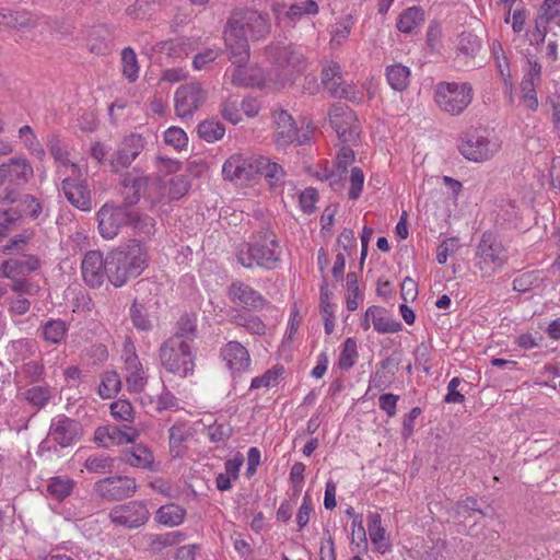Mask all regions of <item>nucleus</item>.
Wrapping results in <instances>:
<instances>
[{
  "label": "nucleus",
  "mask_w": 560,
  "mask_h": 560,
  "mask_svg": "<svg viewBox=\"0 0 560 560\" xmlns=\"http://www.w3.org/2000/svg\"><path fill=\"white\" fill-rule=\"evenodd\" d=\"M269 33L267 15L254 10L234 11L226 22L224 30L225 46L235 60L249 58L248 40H258Z\"/></svg>",
  "instance_id": "nucleus-1"
},
{
  "label": "nucleus",
  "mask_w": 560,
  "mask_h": 560,
  "mask_svg": "<svg viewBox=\"0 0 560 560\" xmlns=\"http://www.w3.org/2000/svg\"><path fill=\"white\" fill-rule=\"evenodd\" d=\"M125 201L127 206H117L114 203H105L96 212L97 229L101 236L105 240L115 238L120 229L127 225L129 214V206L137 203L141 196V189L147 184L145 177H133L125 179Z\"/></svg>",
  "instance_id": "nucleus-2"
},
{
  "label": "nucleus",
  "mask_w": 560,
  "mask_h": 560,
  "mask_svg": "<svg viewBox=\"0 0 560 560\" xmlns=\"http://www.w3.org/2000/svg\"><path fill=\"white\" fill-rule=\"evenodd\" d=\"M148 256L144 247L136 240L126 246L109 252L105 258L107 279L114 287H122L145 269Z\"/></svg>",
  "instance_id": "nucleus-3"
},
{
  "label": "nucleus",
  "mask_w": 560,
  "mask_h": 560,
  "mask_svg": "<svg viewBox=\"0 0 560 560\" xmlns=\"http://www.w3.org/2000/svg\"><path fill=\"white\" fill-rule=\"evenodd\" d=\"M237 260L245 268L255 266L275 269L281 260V248L273 231L262 229L237 250Z\"/></svg>",
  "instance_id": "nucleus-4"
},
{
  "label": "nucleus",
  "mask_w": 560,
  "mask_h": 560,
  "mask_svg": "<svg viewBox=\"0 0 560 560\" xmlns=\"http://www.w3.org/2000/svg\"><path fill=\"white\" fill-rule=\"evenodd\" d=\"M266 55L271 63L268 73L270 82L284 85L293 75L304 68V56L301 49L293 45L275 44L266 49Z\"/></svg>",
  "instance_id": "nucleus-5"
},
{
  "label": "nucleus",
  "mask_w": 560,
  "mask_h": 560,
  "mask_svg": "<svg viewBox=\"0 0 560 560\" xmlns=\"http://www.w3.org/2000/svg\"><path fill=\"white\" fill-rule=\"evenodd\" d=\"M509 260V252L502 240L492 232H485L475 253V267L482 278H491Z\"/></svg>",
  "instance_id": "nucleus-6"
},
{
  "label": "nucleus",
  "mask_w": 560,
  "mask_h": 560,
  "mask_svg": "<svg viewBox=\"0 0 560 560\" xmlns=\"http://www.w3.org/2000/svg\"><path fill=\"white\" fill-rule=\"evenodd\" d=\"M159 354L167 372L179 377L192 374L195 361L188 342L178 340V337H170L161 345Z\"/></svg>",
  "instance_id": "nucleus-7"
},
{
  "label": "nucleus",
  "mask_w": 560,
  "mask_h": 560,
  "mask_svg": "<svg viewBox=\"0 0 560 560\" xmlns=\"http://www.w3.org/2000/svg\"><path fill=\"white\" fill-rule=\"evenodd\" d=\"M472 86L468 82H440L434 89L439 108L450 115H460L471 103Z\"/></svg>",
  "instance_id": "nucleus-8"
},
{
  "label": "nucleus",
  "mask_w": 560,
  "mask_h": 560,
  "mask_svg": "<svg viewBox=\"0 0 560 560\" xmlns=\"http://www.w3.org/2000/svg\"><path fill=\"white\" fill-rule=\"evenodd\" d=\"M501 144L495 137L489 138L479 131L466 132L458 144L460 154L471 162L481 163L492 159Z\"/></svg>",
  "instance_id": "nucleus-9"
},
{
  "label": "nucleus",
  "mask_w": 560,
  "mask_h": 560,
  "mask_svg": "<svg viewBox=\"0 0 560 560\" xmlns=\"http://www.w3.org/2000/svg\"><path fill=\"white\" fill-rule=\"evenodd\" d=\"M108 517L114 526L131 530L143 526L150 517V512L143 501L136 500L113 506Z\"/></svg>",
  "instance_id": "nucleus-10"
},
{
  "label": "nucleus",
  "mask_w": 560,
  "mask_h": 560,
  "mask_svg": "<svg viewBox=\"0 0 560 560\" xmlns=\"http://www.w3.org/2000/svg\"><path fill=\"white\" fill-rule=\"evenodd\" d=\"M207 91L199 82L178 86L174 93L175 113L180 118L191 117L206 102Z\"/></svg>",
  "instance_id": "nucleus-11"
},
{
  "label": "nucleus",
  "mask_w": 560,
  "mask_h": 560,
  "mask_svg": "<svg viewBox=\"0 0 560 560\" xmlns=\"http://www.w3.org/2000/svg\"><path fill=\"white\" fill-rule=\"evenodd\" d=\"M329 121L342 142H353L360 136V125L355 113L343 104L332 105Z\"/></svg>",
  "instance_id": "nucleus-12"
},
{
  "label": "nucleus",
  "mask_w": 560,
  "mask_h": 560,
  "mask_svg": "<svg viewBox=\"0 0 560 560\" xmlns=\"http://www.w3.org/2000/svg\"><path fill=\"white\" fill-rule=\"evenodd\" d=\"M138 489L135 478L128 476L106 477L95 482L94 492L106 501H120L132 497Z\"/></svg>",
  "instance_id": "nucleus-13"
},
{
  "label": "nucleus",
  "mask_w": 560,
  "mask_h": 560,
  "mask_svg": "<svg viewBox=\"0 0 560 560\" xmlns=\"http://www.w3.org/2000/svg\"><path fill=\"white\" fill-rule=\"evenodd\" d=\"M273 122H275V132H273V142L277 148L282 149L287 148L292 143H296L302 145L306 142V136L302 137L298 133V128L295 122L290 114L285 110H276L273 112Z\"/></svg>",
  "instance_id": "nucleus-14"
},
{
  "label": "nucleus",
  "mask_w": 560,
  "mask_h": 560,
  "mask_svg": "<svg viewBox=\"0 0 560 560\" xmlns=\"http://www.w3.org/2000/svg\"><path fill=\"white\" fill-rule=\"evenodd\" d=\"M48 435L61 447H68L81 440L83 435L82 424L60 415L52 419Z\"/></svg>",
  "instance_id": "nucleus-15"
},
{
  "label": "nucleus",
  "mask_w": 560,
  "mask_h": 560,
  "mask_svg": "<svg viewBox=\"0 0 560 560\" xmlns=\"http://www.w3.org/2000/svg\"><path fill=\"white\" fill-rule=\"evenodd\" d=\"M139 436L137 429L127 424L100 427L94 432V442L103 447L133 443Z\"/></svg>",
  "instance_id": "nucleus-16"
},
{
  "label": "nucleus",
  "mask_w": 560,
  "mask_h": 560,
  "mask_svg": "<svg viewBox=\"0 0 560 560\" xmlns=\"http://www.w3.org/2000/svg\"><path fill=\"white\" fill-rule=\"evenodd\" d=\"M225 366L232 375L242 374L249 371L252 359L246 347L238 341H229L220 350Z\"/></svg>",
  "instance_id": "nucleus-17"
},
{
  "label": "nucleus",
  "mask_w": 560,
  "mask_h": 560,
  "mask_svg": "<svg viewBox=\"0 0 560 560\" xmlns=\"http://www.w3.org/2000/svg\"><path fill=\"white\" fill-rule=\"evenodd\" d=\"M62 191L67 200L81 211H90L92 209L91 190L86 185V179L83 176H74L71 178L62 179Z\"/></svg>",
  "instance_id": "nucleus-18"
},
{
  "label": "nucleus",
  "mask_w": 560,
  "mask_h": 560,
  "mask_svg": "<svg viewBox=\"0 0 560 560\" xmlns=\"http://www.w3.org/2000/svg\"><path fill=\"white\" fill-rule=\"evenodd\" d=\"M145 143V139L138 133H131L125 137L112 156V165L116 170L118 167H129L136 158L143 151Z\"/></svg>",
  "instance_id": "nucleus-19"
},
{
  "label": "nucleus",
  "mask_w": 560,
  "mask_h": 560,
  "mask_svg": "<svg viewBox=\"0 0 560 560\" xmlns=\"http://www.w3.org/2000/svg\"><path fill=\"white\" fill-rule=\"evenodd\" d=\"M35 270V260L32 257L26 259H10L3 264L4 276L14 281L13 289L16 292L27 293L32 289V283L24 277Z\"/></svg>",
  "instance_id": "nucleus-20"
},
{
  "label": "nucleus",
  "mask_w": 560,
  "mask_h": 560,
  "mask_svg": "<svg viewBox=\"0 0 560 560\" xmlns=\"http://www.w3.org/2000/svg\"><path fill=\"white\" fill-rule=\"evenodd\" d=\"M81 269L84 282L91 288H100L105 277L107 278V264L97 250H90L85 254Z\"/></svg>",
  "instance_id": "nucleus-21"
},
{
  "label": "nucleus",
  "mask_w": 560,
  "mask_h": 560,
  "mask_svg": "<svg viewBox=\"0 0 560 560\" xmlns=\"http://www.w3.org/2000/svg\"><path fill=\"white\" fill-rule=\"evenodd\" d=\"M124 355L126 365V382L128 389L135 393H139L143 389L147 380L141 362L136 354L133 343L130 340H126L124 345Z\"/></svg>",
  "instance_id": "nucleus-22"
},
{
  "label": "nucleus",
  "mask_w": 560,
  "mask_h": 560,
  "mask_svg": "<svg viewBox=\"0 0 560 560\" xmlns=\"http://www.w3.org/2000/svg\"><path fill=\"white\" fill-rule=\"evenodd\" d=\"M259 156L242 158L231 156L223 164V174L231 179L250 180L254 179L258 173Z\"/></svg>",
  "instance_id": "nucleus-23"
},
{
  "label": "nucleus",
  "mask_w": 560,
  "mask_h": 560,
  "mask_svg": "<svg viewBox=\"0 0 560 560\" xmlns=\"http://www.w3.org/2000/svg\"><path fill=\"white\" fill-rule=\"evenodd\" d=\"M229 298L236 306L249 311L261 308L265 304V299L258 291L241 281L230 285Z\"/></svg>",
  "instance_id": "nucleus-24"
},
{
  "label": "nucleus",
  "mask_w": 560,
  "mask_h": 560,
  "mask_svg": "<svg viewBox=\"0 0 560 560\" xmlns=\"http://www.w3.org/2000/svg\"><path fill=\"white\" fill-rule=\"evenodd\" d=\"M119 460L135 468L147 469L150 471L158 470L152 452L143 444H138L131 448L121 451Z\"/></svg>",
  "instance_id": "nucleus-25"
},
{
  "label": "nucleus",
  "mask_w": 560,
  "mask_h": 560,
  "mask_svg": "<svg viewBox=\"0 0 560 560\" xmlns=\"http://www.w3.org/2000/svg\"><path fill=\"white\" fill-rule=\"evenodd\" d=\"M368 317H371L373 328L378 334H393L401 330L400 322L392 318L386 310L381 306L369 307Z\"/></svg>",
  "instance_id": "nucleus-26"
},
{
  "label": "nucleus",
  "mask_w": 560,
  "mask_h": 560,
  "mask_svg": "<svg viewBox=\"0 0 560 560\" xmlns=\"http://www.w3.org/2000/svg\"><path fill=\"white\" fill-rule=\"evenodd\" d=\"M258 167V175L264 176L271 188H277L284 184L287 173L279 163L268 156L260 155Z\"/></svg>",
  "instance_id": "nucleus-27"
},
{
  "label": "nucleus",
  "mask_w": 560,
  "mask_h": 560,
  "mask_svg": "<svg viewBox=\"0 0 560 560\" xmlns=\"http://www.w3.org/2000/svg\"><path fill=\"white\" fill-rule=\"evenodd\" d=\"M0 174L11 182H25L33 175V167L24 159H11L0 166Z\"/></svg>",
  "instance_id": "nucleus-28"
},
{
  "label": "nucleus",
  "mask_w": 560,
  "mask_h": 560,
  "mask_svg": "<svg viewBox=\"0 0 560 560\" xmlns=\"http://www.w3.org/2000/svg\"><path fill=\"white\" fill-rule=\"evenodd\" d=\"M368 530L370 539L378 552L385 553L389 550L390 545L386 538V530L382 526V518L378 513H370L368 515Z\"/></svg>",
  "instance_id": "nucleus-29"
},
{
  "label": "nucleus",
  "mask_w": 560,
  "mask_h": 560,
  "mask_svg": "<svg viewBox=\"0 0 560 560\" xmlns=\"http://www.w3.org/2000/svg\"><path fill=\"white\" fill-rule=\"evenodd\" d=\"M385 75L389 86L397 92L405 91L410 83V69L402 63L388 66Z\"/></svg>",
  "instance_id": "nucleus-30"
},
{
  "label": "nucleus",
  "mask_w": 560,
  "mask_h": 560,
  "mask_svg": "<svg viewBox=\"0 0 560 560\" xmlns=\"http://www.w3.org/2000/svg\"><path fill=\"white\" fill-rule=\"evenodd\" d=\"M424 22V12L419 7L406 9L398 19L397 28L401 33L410 34L421 26Z\"/></svg>",
  "instance_id": "nucleus-31"
},
{
  "label": "nucleus",
  "mask_w": 560,
  "mask_h": 560,
  "mask_svg": "<svg viewBox=\"0 0 560 560\" xmlns=\"http://www.w3.org/2000/svg\"><path fill=\"white\" fill-rule=\"evenodd\" d=\"M74 485L75 482L67 476H56L47 480L46 491L57 501H62L72 493Z\"/></svg>",
  "instance_id": "nucleus-32"
},
{
  "label": "nucleus",
  "mask_w": 560,
  "mask_h": 560,
  "mask_svg": "<svg viewBox=\"0 0 560 560\" xmlns=\"http://www.w3.org/2000/svg\"><path fill=\"white\" fill-rule=\"evenodd\" d=\"M191 435L189 428L185 424H174L170 429V453L176 458L180 457L184 453V443Z\"/></svg>",
  "instance_id": "nucleus-33"
},
{
  "label": "nucleus",
  "mask_w": 560,
  "mask_h": 560,
  "mask_svg": "<svg viewBox=\"0 0 560 560\" xmlns=\"http://www.w3.org/2000/svg\"><path fill=\"white\" fill-rule=\"evenodd\" d=\"M229 52L231 61L235 65V68L232 70L230 75L231 83L236 86H248L259 83V81L249 73V69L245 66L247 60L237 61L235 60L237 57L233 56L231 51Z\"/></svg>",
  "instance_id": "nucleus-34"
},
{
  "label": "nucleus",
  "mask_w": 560,
  "mask_h": 560,
  "mask_svg": "<svg viewBox=\"0 0 560 560\" xmlns=\"http://www.w3.org/2000/svg\"><path fill=\"white\" fill-rule=\"evenodd\" d=\"M185 514L186 512L182 506L167 504L158 510L156 520L163 525L177 526L183 523Z\"/></svg>",
  "instance_id": "nucleus-35"
},
{
  "label": "nucleus",
  "mask_w": 560,
  "mask_h": 560,
  "mask_svg": "<svg viewBox=\"0 0 560 560\" xmlns=\"http://www.w3.org/2000/svg\"><path fill=\"white\" fill-rule=\"evenodd\" d=\"M121 388V381L116 371L105 372L98 386V395L104 399L115 397Z\"/></svg>",
  "instance_id": "nucleus-36"
},
{
  "label": "nucleus",
  "mask_w": 560,
  "mask_h": 560,
  "mask_svg": "<svg viewBox=\"0 0 560 560\" xmlns=\"http://www.w3.org/2000/svg\"><path fill=\"white\" fill-rule=\"evenodd\" d=\"M232 323L245 328L252 335H264L266 331V325L258 316L255 315L237 312L232 316Z\"/></svg>",
  "instance_id": "nucleus-37"
},
{
  "label": "nucleus",
  "mask_w": 560,
  "mask_h": 560,
  "mask_svg": "<svg viewBox=\"0 0 560 560\" xmlns=\"http://www.w3.org/2000/svg\"><path fill=\"white\" fill-rule=\"evenodd\" d=\"M318 11L317 1L300 0L288 8L285 15L292 21H298L304 16L316 15Z\"/></svg>",
  "instance_id": "nucleus-38"
},
{
  "label": "nucleus",
  "mask_w": 560,
  "mask_h": 560,
  "mask_svg": "<svg viewBox=\"0 0 560 560\" xmlns=\"http://www.w3.org/2000/svg\"><path fill=\"white\" fill-rule=\"evenodd\" d=\"M130 217L128 218L127 225H130L133 231L141 236H149L154 231V220L145 214L129 209Z\"/></svg>",
  "instance_id": "nucleus-39"
},
{
  "label": "nucleus",
  "mask_w": 560,
  "mask_h": 560,
  "mask_svg": "<svg viewBox=\"0 0 560 560\" xmlns=\"http://www.w3.org/2000/svg\"><path fill=\"white\" fill-rule=\"evenodd\" d=\"M84 467L92 474H108L114 469V458L105 454H92L85 459Z\"/></svg>",
  "instance_id": "nucleus-40"
},
{
  "label": "nucleus",
  "mask_w": 560,
  "mask_h": 560,
  "mask_svg": "<svg viewBox=\"0 0 560 560\" xmlns=\"http://www.w3.org/2000/svg\"><path fill=\"white\" fill-rule=\"evenodd\" d=\"M172 337H178V340L188 343L194 340L196 337V317L188 314L180 316Z\"/></svg>",
  "instance_id": "nucleus-41"
},
{
  "label": "nucleus",
  "mask_w": 560,
  "mask_h": 560,
  "mask_svg": "<svg viewBox=\"0 0 560 560\" xmlns=\"http://www.w3.org/2000/svg\"><path fill=\"white\" fill-rule=\"evenodd\" d=\"M129 316L132 325L142 331H149L153 325L149 317V313L142 303L135 301L130 306Z\"/></svg>",
  "instance_id": "nucleus-42"
},
{
  "label": "nucleus",
  "mask_w": 560,
  "mask_h": 560,
  "mask_svg": "<svg viewBox=\"0 0 560 560\" xmlns=\"http://www.w3.org/2000/svg\"><path fill=\"white\" fill-rule=\"evenodd\" d=\"M122 74L129 82H135L139 75V65L135 50L131 47L121 51Z\"/></svg>",
  "instance_id": "nucleus-43"
},
{
  "label": "nucleus",
  "mask_w": 560,
  "mask_h": 560,
  "mask_svg": "<svg viewBox=\"0 0 560 560\" xmlns=\"http://www.w3.org/2000/svg\"><path fill=\"white\" fill-rule=\"evenodd\" d=\"M200 138L207 142H214L224 137L225 129L223 125L215 120H205L197 128Z\"/></svg>",
  "instance_id": "nucleus-44"
},
{
  "label": "nucleus",
  "mask_w": 560,
  "mask_h": 560,
  "mask_svg": "<svg viewBox=\"0 0 560 560\" xmlns=\"http://www.w3.org/2000/svg\"><path fill=\"white\" fill-rule=\"evenodd\" d=\"M31 21V13L24 11H11L2 9L0 11V30L4 26L23 27Z\"/></svg>",
  "instance_id": "nucleus-45"
},
{
  "label": "nucleus",
  "mask_w": 560,
  "mask_h": 560,
  "mask_svg": "<svg viewBox=\"0 0 560 560\" xmlns=\"http://www.w3.org/2000/svg\"><path fill=\"white\" fill-rule=\"evenodd\" d=\"M358 358L357 341L353 338H347L343 342L342 350L339 355L338 365L340 370H350Z\"/></svg>",
  "instance_id": "nucleus-46"
},
{
  "label": "nucleus",
  "mask_w": 560,
  "mask_h": 560,
  "mask_svg": "<svg viewBox=\"0 0 560 560\" xmlns=\"http://www.w3.org/2000/svg\"><path fill=\"white\" fill-rule=\"evenodd\" d=\"M282 373V366H273L272 369L267 370L262 375L254 377L250 383V388L258 389L275 386L278 384V380Z\"/></svg>",
  "instance_id": "nucleus-47"
},
{
  "label": "nucleus",
  "mask_w": 560,
  "mask_h": 560,
  "mask_svg": "<svg viewBox=\"0 0 560 560\" xmlns=\"http://www.w3.org/2000/svg\"><path fill=\"white\" fill-rule=\"evenodd\" d=\"M56 173L59 179L71 178L74 176H83L82 167L70 160L69 156L56 162Z\"/></svg>",
  "instance_id": "nucleus-48"
},
{
  "label": "nucleus",
  "mask_w": 560,
  "mask_h": 560,
  "mask_svg": "<svg viewBox=\"0 0 560 560\" xmlns=\"http://www.w3.org/2000/svg\"><path fill=\"white\" fill-rule=\"evenodd\" d=\"M539 84L522 79L521 82V93H522V101L526 108H528L532 112H536L538 108V98L536 94V88Z\"/></svg>",
  "instance_id": "nucleus-49"
},
{
  "label": "nucleus",
  "mask_w": 560,
  "mask_h": 560,
  "mask_svg": "<svg viewBox=\"0 0 560 560\" xmlns=\"http://www.w3.org/2000/svg\"><path fill=\"white\" fill-rule=\"evenodd\" d=\"M67 331L66 324L62 320H50L45 324L43 329L44 339L51 343H59Z\"/></svg>",
  "instance_id": "nucleus-50"
},
{
  "label": "nucleus",
  "mask_w": 560,
  "mask_h": 560,
  "mask_svg": "<svg viewBox=\"0 0 560 560\" xmlns=\"http://www.w3.org/2000/svg\"><path fill=\"white\" fill-rule=\"evenodd\" d=\"M347 308L349 311H355L359 306V299H361L358 277L355 272H349L347 275Z\"/></svg>",
  "instance_id": "nucleus-51"
},
{
  "label": "nucleus",
  "mask_w": 560,
  "mask_h": 560,
  "mask_svg": "<svg viewBox=\"0 0 560 560\" xmlns=\"http://www.w3.org/2000/svg\"><path fill=\"white\" fill-rule=\"evenodd\" d=\"M164 141L166 144L174 147L176 150H182L187 145L188 138L182 128L170 127L164 132Z\"/></svg>",
  "instance_id": "nucleus-52"
},
{
  "label": "nucleus",
  "mask_w": 560,
  "mask_h": 560,
  "mask_svg": "<svg viewBox=\"0 0 560 560\" xmlns=\"http://www.w3.org/2000/svg\"><path fill=\"white\" fill-rule=\"evenodd\" d=\"M480 49V40L476 35L462 33L458 38V50L466 56H475Z\"/></svg>",
  "instance_id": "nucleus-53"
},
{
  "label": "nucleus",
  "mask_w": 560,
  "mask_h": 560,
  "mask_svg": "<svg viewBox=\"0 0 560 560\" xmlns=\"http://www.w3.org/2000/svg\"><path fill=\"white\" fill-rule=\"evenodd\" d=\"M110 413L114 418L122 421L133 420V409L128 400L119 399L112 404Z\"/></svg>",
  "instance_id": "nucleus-54"
},
{
  "label": "nucleus",
  "mask_w": 560,
  "mask_h": 560,
  "mask_svg": "<svg viewBox=\"0 0 560 560\" xmlns=\"http://www.w3.org/2000/svg\"><path fill=\"white\" fill-rule=\"evenodd\" d=\"M363 184H364V174H363L362 170L359 167H353L351 170V175H350V188H349V192H348L349 199L357 200L361 196V192L363 189Z\"/></svg>",
  "instance_id": "nucleus-55"
},
{
  "label": "nucleus",
  "mask_w": 560,
  "mask_h": 560,
  "mask_svg": "<svg viewBox=\"0 0 560 560\" xmlns=\"http://www.w3.org/2000/svg\"><path fill=\"white\" fill-rule=\"evenodd\" d=\"M560 15V0H544L540 7L539 19L549 24Z\"/></svg>",
  "instance_id": "nucleus-56"
},
{
  "label": "nucleus",
  "mask_w": 560,
  "mask_h": 560,
  "mask_svg": "<svg viewBox=\"0 0 560 560\" xmlns=\"http://www.w3.org/2000/svg\"><path fill=\"white\" fill-rule=\"evenodd\" d=\"M232 432L233 429L228 423H214L208 428V436L213 443L226 441L232 435Z\"/></svg>",
  "instance_id": "nucleus-57"
},
{
  "label": "nucleus",
  "mask_w": 560,
  "mask_h": 560,
  "mask_svg": "<svg viewBox=\"0 0 560 560\" xmlns=\"http://www.w3.org/2000/svg\"><path fill=\"white\" fill-rule=\"evenodd\" d=\"M221 114L224 119L232 124H237L241 120V114L238 110V102L236 98H226L221 106Z\"/></svg>",
  "instance_id": "nucleus-58"
},
{
  "label": "nucleus",
  "mask_w": 560,
  "mask_h": 560,
  "mask_svg": "<svg viewBox=\"0 0 560 560\" xmlns=\"http://www.w3.org/2000/svg\"><path fill=\"white\" fill-rule=\"evenodd\" d=\"M221 50L214 48H207L198 52L192 60V66L196 70L203 69L208 63L214 61L220 56Z\"/></svg>",
  "instance_id": "nucleus-59"
},
{
  "label": "nucleus",
  "mask_w": 560,
  "mask_h": 560,
  "mask_svg": "<svg viewBox=\"0 0 560 560\" xmlns=\"http://www.w3.org/2000/svg\"><path fill=\"white\" fill-rule=\"evenodd\" d=\"M398 400V395L392 393L383 394L378 398L380 409H382L388 418H393L396 415Z\"/></svg>",
  "instance_id": "nucleus-60"
},
{
  "label": "nucleus",
  "mask_w": 560,
  "mask_h": 560,
  "mask_svg": "<svg viewBox=\"0 0 560 560\" xmlns=\"http://www.w3.org/2000/svg\"><path fill=\"white\" fill-rule=\"evenodd\" d=\"M318 199L317 191L314 188H307L300 195L301 208L306 213H312Z\"/></svg>",
  "instance_id": "nucleus-61"
},
{
  "label": "nucleus",
  "mask_w": 560,
  "mask_h": 560,
  "mask_svg": "<svg viewBox=\"0 0 560 560\" xmlns=\"http://www.w3.org/2000/svg\"><path fill=\"white\" fill-rule=\"evenodd\" d=\"M350 26L346 23L336 24L332 31V37L330 39V45L332 47L341 46L350 35Z\"/></svg>",
  "instance_id": "nucleus-62"
},
{
  "label": "nucleus",
  "mask_w": 560,
  "mask_h": 560,
  "mask_svg": "<svg viewBox=\"0 0 560 560\" xmlns=\"http://www.w3.org/2000/svg\"><path fill=\"white\" fill-rule=\"evenodd\" d=\"M158 410H177L179 409L178 399L171 393H162L156 400Z\"/></svg>",
  "instance_id": "nucleus-63"
},
{
  "label": "nucleus",
  "mask_w": 560,
  "mask_h": 560,
  "mask_svg": "<svg viewBox=\"0 0 560 560\" xmlns=\"http://www.w3.org/2000/svg\"><path fill=\"white\" fill-rule=\"evenodd\" d=\"M150 0H136L126 9V13L132 19H143L149 13Z\"/></svg>",
  "instance_id": "nucleus-64"
}]
</instances>
